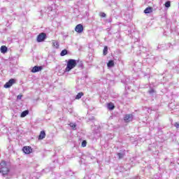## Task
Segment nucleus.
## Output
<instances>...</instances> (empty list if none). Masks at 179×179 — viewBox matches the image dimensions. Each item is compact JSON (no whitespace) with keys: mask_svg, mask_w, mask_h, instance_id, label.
<instances>
[{"mask_svg":"<svg viewBox=\"0 0 179 179\" xmlns=\"http://www.w3.org/2000/svg\"><path fill=\"white\" fill-rule=\"evenodd\" d=\"M87 145V141L86 140H84L81 143L82 148H86V145Z\"/></svg>","mask_w":179,"mask_h":179,"instance_id":"27","label":"nucleus"},{"mask_svg":"<svg viewBox=\"0 0 179 179\" xmlns=\"http://www.w3.org/2000/svg\"><path fill=\"white\" fill-rule=\"evenodd\" d=\"M42 70H43L42 66H34L31 70V72H32V73H36L37 72L41 71Z\"/></svg>","mask_w":179,"mask_h":179,"instance_id":"8","label":"nucleus"},{"mask_svg":"<svg viewBox=\"0 0 179 179\" xmlns=\"http://www.w3.org/2000/svg\"><path fill=\"white\" fill-rule=\"evenodd\" d=\"M77 65L79 68L83 69V63L82 62L77 61Z\"/></svg>","mask_w":179,"mask_h":179,"instance_id":"28","label":"nucleus"},{"mask_svg":"<svg viewBox=\"0 0 179 179\" xmlns=\"http://www.w3.org/2000/svg\"><path fill=\"white\" fill-rule=\"evenodd\" d=\"M0 51L1 54H6V52H8V47L6 45H2L0 48Z\"/></svg>","mask_w":179,"mask_h":179,"instance_id":"14","label":"nucleus"},{"mask_svg":"<svg viewBox=\"0 0 179 179\" xmlns=\"http://www.w3.org/2000/svg\"><path fill=\"white\" fill-rule=\"evenodd\" d=\"M69 125H70L71 128H72V129L76 131V123H70Z\"/></svg>","mask_w":179,"mask_h":179,"instance_id":"26","label":"nucleus"},{"mask_svg":"<svg viewBox=\"0 0 179 179\" xmlns=\"http://www.w3.org/2000/svg\"><path fill=\"white\" fill-rule=\"evenodd\" d=\"M28 114H29V110H24L23 112H22L20 117H21V118H24V117L28 115Z\"/></svg>","mask_w":179,"mask_h":179,"instance_id":"20","label":"nucleus"},{"mask_svg":"<svg viewBox=\"0 0 179 179\" xmlns=\"http://www.w3.org/2000/svg\"><path fill=\"white\" fill-rule=\"evenodd\" d=\"M130 169H131V168H128V169H127V170H130Z\"/></svg>","mask_w":179,"mask_h":179,"instance_id":"41","label":"nucleus"},{"mask_svg":"<svg viewBox=\"0 0 179 179\" xmlns=\"http://www.w3.org/2000/svg\"><path fill=\"white\" fill-rule=\"evenodd\" d=\"M48 2H52V6H54L55 9L58 8V5L62 2V0H48Z\"/></svg>","mask_w":179,"mask_h":179,"instance_id":"7","label":"nucleus"},{"mask_svg":"<svg viewBox=\"0 0 179 179\" xmlns=\"http://www.w3.org/2000/svg\"><path fill=\"white\" fill-rule=\"evenodd\" d=\"M165 8H170L171 6V2L170 1H167L164 4Z\"/></svg>","mask_w":179,"mask_h":179,"instance_id":"25","label":"nucleus"},{"mask_svg":"<svg viewBox=\"0 0 179 179\" xmlns=\"http://www.w3.org/2000/svg\"><path fill=\"white\" fill-rule=\"evenodd\" d=\"M78 65V60L73 59H69L67 61L66 67L65 69L64 72H70V71H72L75 66Z\"/></svg>","mask_w":179,"mask_h":179,"instance_id":"2","label":"nucleus"},{"mask_svg":"<svg viewBox=\"0 0 179 179\" xmlns=\"http://www.w3.org/2000/svg\"><path fill=\"white\" fill-rule=\"evenodd\" d=\"M173 125H174V127H176V128L177 129H178V128H179V123L178 122H176Z\"/></svg>","mask_w":179,"mask_h":179,"instance_id":"32","label":"nucleus"},{"mask_svg":"<svg viewBox=\"0 0 179 179\" xmlns=\"http://www.w3.org/2000/svg\"><path fill=\"white\" fill-rule=\"evenodd\" d=\"M22 151L24 153H25V155H30V153L33 152V148H31L30 146H24L22 148Z\"/></svg>","mask_w":179,"mask_h":179,"instance_id":"6","label":"nucleus"},{"mask_svg":"<svg viewBox=\"0 0 179 179\" xmlns=\"http://www.w3.org/2000/svg\"><path fill=\"white\" fill-rule=\"evenodd\" d=\"M158 131H162V128L159 127Z\"/></svg>","mask_w":179,"mask_h":179,"instance_id":"38","label":"nucleus"},{"mask_svg":"<svg viewBox=\"0 0 179 179\" xmlns=\"http://www.w3.org/2000/svg\"><path fill=\"white\" fill-rule=\"evenodd\" d=\"M69 54V52L66 49L62 50V52H60L61 57H65V55H68Z\"/></svg>","mask_w":179,"mask_h":179,"instance_id":"17","label":"nucleus"},{"mask_svg":"<svg viewBox=\"0 0 179 179\" xmlns=\"http://www.w3.org/2000/svg\"><path fill=\"white\" fill-rule=\"evenodd\" d=\"M49 169H50V170L51 171H52V170H54V169H55V166L53 165V166H50Z\"/></svg>","mask_w":179,"mask_h":179,"instance_id":"33","label":"nucleus"},{"mask_svg":"<svg viewBox=\"0 0 179 179\" xmlns=\"http://www.w3.org/2000/svg\"><path fill=\"white\" fill-rule=\"evenodd\" d=\"M52 45L53 47H55V48H59V43L57 41L52 42Z\"/></svg>","mask_w":179,"mask_h":179,"instance_id":"23","label":"nucleus"},{"mask_svg":"<svg viewBox=\"0 0 179 179\" xmlns=\"http://www.w3.org/2000/svg\"><path fill=\"white\" fill-rule=\"evenodd\" d=\"M107 22H108V23H111V22H113V19L109 18V19L107 20Z\"/></svg>","mask_w":179,"mask_h":179,"instance_id":"35","label":"nucleus"},{"mask_svg":"<svg viewBox=\"0 0 179 179\" xmlns=\"http://www.w3.org/2000/svg\"><path fill=\"white\" fill-rule=\"evenodd\" d=\"M57 161H54L53 163H57Z\"/></svg>","mask_w":179,"mask_h":179,"instance_id":"40","label":"nucleus"},{"mask_svg":"<svg viewBox=\"0 0 179 179\" xmlns=\"http://www.w3.org/2000/svg\"><path fill=\"white\" fill-rule=\"evenodd\" d=\"M6 1H9V0H6Z\"/></svg>","mask_w":179,"mask_h":179,"instance_id":"42","label":"nucleus"},{"mask_svg":"<svg viewBox=\"0 0 179 179\" xmlns=\"http://www.w3.org/2000/svg\"><path fill=\"white\" fill-rule=\"evenodd\" d=\"M0 173L2 174L3 177H6V179L10 178V177H8L9 176L10 170L6 165V162L2 161L0 163Z\"/></svg>","mask_w":179,"mask_h":179,"instance_id":"1","label":"nucleus"},{"mask_svg":"<svg viewBox=\"0 0 179 179\" xmlns=\"http://www.w3.org/2000/svg\"><path fill=\"white\" fill-rule=\"evenodd\" d=\"M82 96H83V92H79V93L76 96V100H79L80 99H82Z\"/></svg>","mask_w":179,"mask_h":179,"instance_id":"24","label":"nucleus"},{"mask_svg":"<svg viewBox=\"0 0 179 179\" xmlns=\"http://www.w3.org/2000/svg\"><path fill=\"white\" fill-rule=\"evenodd\" d=\"M47 39V34L41 32L37 36L36 41L37 43H43V41Z\"/></svg>","mask_w":179,"mask_h":179,"instance_id":"3","label":"nucleus"},{"mask_svg":"<svg viewBox=\"0 0 179 179\" xmlns=\"http://www.w3.org/2000/svg\"><path fill=\"white\" fill-rule=\"evenodd\" d=\"M99 15L101 17H106V15L105 13H100Z\"/></svg>","mask_w":179,"mask_h":179,"instance_id":"31","label":"nucleus"},{"mask_svg":"<svg viewBox=\"0 0 179 179\" xmlns=\"http://www.w3.org/2000/svg\"><path fill=\"white\" fill-rule=\"evenodd\" d=\"M159 48H160V45H158L157 49L159 50Z\"/></svg>","mask_w":179,"mask_h":179,"instance_id":"39","label":"nucleus"},{"mask_svg":"<svg viewBox=\"0 0 179 179\" xmlns=\"http://www.w3.org/2000/svg\"><path fill=\"white\" fill-rule=\"evenodd\" d=\"M145 58H146L147 59H149V58H150V56L148 54Z\"/></svg>","mask_w":179,"mask_h":179,"instance_id":"36","label":"nucleus"},{"mask_svg":"<svg viewBox=\"0 0 179 179\" xmlns=\"http://www.w3.org/2000/svg\"><path fill=\"white\" fill-rule=\"evenodd\" d=\"M124 122H132L134 121V115L133 114H126L124 116Z\"/></svg>","mask_w":179,"mask_h":179,"instance_id":"5","label":"nucleus"},{"mask_svg":"<svg viewBox=\"0 0 179 179\" xmlns=\"http://www.w3.org/2000/svg\"><path fill=\"white\" fill-rule=\"evenodd\" d=\"M131 179H141V176L137 175L136 176L132 177Z\"/></svg>","mask_w":179,"mask_h":179,"instance_id":"29","label":"nucleus"},{"mask_svg":"<svg viewBox=\"0 0 179 179\" xmlns=\"http://www.w3.org/2000/svg\"><path fill=\"white\" fill-rule=\"evenodd\" d=\"M148 93L150 96H155V94H156V90H155L153 88L150 87V90H148Z\"/></svg>","mask_w":179,"mask_h":179,"instance_id":"18","label":"nucleus"},{"mask_svg":"<svg viewBox=\"0 0 179 179\" xmlns=\"http://www.w3.org/2000/svg\"><path fill=\"white\" fill-rule=\"evenodd\" d=\"M108 54V47L104 46L103 50V55H107Z\"/></svg>","mask_w":179,"mask_h":179,"instance_id":"22","label":"nucleus"},{"mask_svg":"<svg viewBox=\"0 0 179 179\" xmlns=\"http://www.w3.org/2000/svg\"><path fill=\"white\" fill-rule=\"evenodd\" d=\"M89 121H94V116H90L88 118Z\"/></svg>","mask_w":179,"mask_h":179,"instance_id":"30","label":"nucleus"},{"mask_svg":"<svg viewBox=\"0 0 179 179\" xmlns=\"http://www.w3.org/2000/svg\"><path fill=\"white\" fill-rule=\"evenodd\" d=\"M114 60H109L108 62L107 63L108 68H113L114 67Z\"/></svg>","mask_w":179,"mask_h":179,"instance_id":"19","label":"nucleus"},{"mask_svg":"<svg viewBox=\"0 0 179 179\" xmlns=\"http://www.w3.org/2000/svg\"><path fill=\"white\" fill-rule=\"evenodd\" d=\"M152 12H153V8L149 6L147 7L145 10H144V13H145V15H148V13H152Z\"/></svg>","mask_w":179,"mask_h":179,"instance_id":"15","label":"nucleus"},{"mask_svg":"<svg viewBox=\"0 0 179 179\" xmlns=\"http://www.w3.org/2000/svg\"><path fill=\"white\" fill-rule=\"evenodd\" d=\"M45 138V131L43 130L40 132L38 136V141H43Z\"/></svg>","mask_w":179,"mask_h":179,"instance_id":"13","label":"nucleus"},{"mask_svg":"<svg viewBox=\"0 0 179 179\" xmlns=\"http://www.w3.org/2000/svg\"><path fill=\"white\" fill-rule=\"evenodd\" d=\"M66 176H69V177H72L73 176L74 173L72 171V170L69 169L65 172Z\"/></svg>","mask_w":179,"mask_h":179,"instance_id":"21","label":"nucleus"},{"mask_svg":"<svg viewBox=\"0 0 179 179\" xmlns=\"http://www.w3.org/2000/svg\"><path fill=\"white\" fill-rule=\"evenodd\" d=\"M83 25L82 24H78L76 25V28H75V31L77 33H83Z\"/></svg>","mask_w":179,"mask_h":179,"instance_id":"9","label":"nucleus"},{"mask_svg":"<svg viewBox=\"0 0 179 179\" xmlns=\"http://www.w3.org/2000/svg\"><path fill=\"white\" fill-rule=\"evenodd\" d=\"M69 1H72V0H62L63 2H69Z\"/></svg>","mask_w":179,"mask_h":179,"instance_id":"37","label":"nucleus"},{"mask_svg":"<svg viewBox=\"0 0 179 179\" xmlns=\"http://www.w3.org/2000/svg\"><path fill=\"white\" fill-rule=\"evenodd\" d=\"M55 7H54V6H52V4L51 6H48L47 7V8L45 9V12H46V13H50V12H52V10H55Z\"/></svg>","mask_w":179,"mask_h":179,"instance_id":"12","label":"nucleus"},{"mask_svg":"<svg viewBox=\"0 0 179 179\" xmlns=\"http://www.w3.org/2000/svg\"><path fill=\"white\" fill-rule=\"evenodd\" d=\"M117 156L120 160L125 157V150H121L119 152L117 153Z\"/></svg>","mask_w":179,"mask_h":179,"instance_id":"10","label":"nucleus"},{"mask_svg":"<svg viewBox=\"0 0 179 179\" xmlns=\"http://www.w3.org/2000/svg\"><path fill=\"white\" fill-rule=\"evenodd\" d=\"M22 97H23L22 95H18V96H17V100H22Z\"/></svg>","mask_w":179,"mask_h":179,"instance_id":"34","label":"nucleus"},{"mask_svg":"<svg viewBox=\"0 0 179 179\" xmlns=\"http://www.w3.org/2000/svg\"><path fill=\"white\" fill-rule=\"evenodd\" d=\"M15 83H16V80L15 78H11L7 83H6L3 87L5 89H9V87H12Z\"/></svg>","mask_w":179,"mask_h":179,"instance_id":"4","label":"nucleus"},{"mask_svg":"<svg viewBox=\"0 0 179 179\" xmlns=\"http://www.w3.org/2000/svg\"><path fill=\"white\" fill-rule=\"evenodd\" d=\"M133 48H135L136 50V51H139V52L138 54H141V51L143 52V51H146V48L143 47V46H134L133 47Z\"/></svg>","mask_w":179,"mask_h":179,"instance_id":"11","label":"nucleus"},{"mask_svg":"<svg viewBox=\"0 0 179 179\" xmlns=\"http://www.w3.org/2000/svg\"><path fill=\"white\" fill-rule=\"evenodd\" d=\"M107 107L110 110V111H112V110H114V108H115V106L111 102L108 103Z\"/></svg>","mask_w":179,"mask_h":179,"instance_id":"16","label":"nucleus"}]
</instances>
